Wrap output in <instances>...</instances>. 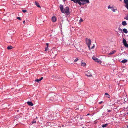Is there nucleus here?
I'll return each mask as SVG.
<instances>
[{"instance_id":"nucleus-14","label":"nucleus","mask_w":128,"mask_h":128,"mask_svg":"<svg viewBox=\"0 0 128 128\" xmlns=\"http://www.w3.org/2000/svg\"><path fill=\"white\" fill-rule=\"evenodd\" d=\"M13 48V47L12 46H10L7 47V48L8 50H11Z\"/></svg>"},{"instance_id":"nucleus-28","label":"nucleus","mask_w":128,"mask_h":128,"mask_svg":"<svg viewBox=\"0 0 128 128\" xmlns=\"http://www.w3.org/2000/svg\"><path fill=\"white\" fill-rule=\"evenodd\" d=\"M128 100V98H124V101L126 102Z\"/></svg>"},{"instance_id":"nucleus-20","label":"nucleus","mask_w":128,"mask_h":128,"mask_svg":"<svg viewBox=\"0 0 128 128\" xmlns=\"http://www.w3.org/2000/svg\"><path fill=\"white\" fill-rule=\"evenodd\" d=\"M79 0H71V1H72L74 2L75 3H77L78 2V1H79Z\"/></svg>"},{"instance_id":"nucleus-4","label":"nucleus","mask_w":128,"mask_h":128,"mask_svg":"<svg viewBox=\"0 0 128 128\" xmlns=\"http://www.w3.org/2000/svg\"><path fill=\"white\" fill-rule=\"evenodd\" d=\"M80 1L82 2V5H84L86 3H89V1L88 0H80Z\"/></svg>"},{"instance_id":"nucleus-8","label":"nucleus","mask_w":128,"mask_h":128,"mask_svg":"<svg viewBox=\"0 0 128 128\" xmlns=\"http://www.w3.org/2000/svg\"><path fill=\"white\" fill-rule=\"evenodd\" d=\"M85 75L88 77L91 76H92V75L90 74L89 72H88V71L86 72Z\"/></svg>"},{"instance_id":"nucleus-35","label":"nucleus","mask_w":128,"mask_h":128,"mask_svg":"<svg viewBox=\"0 0 128 128\" xmlns=\"http://www.w3.org/2000/svg\"><path fill=\"white\" fill-rule=\"evenodd\" d=\"M83 21V20L82 18H81L80 20V22H82Z\"/></svg>"},{"instance_id":"nucleus-16","label":"nucleus","mask_w":128,"mask_h":128,"mask_svg":"<svg viewBox=\"0 0 128 128\" xmlns=\"http://www.w3.org/2000/svg\"><path fill=\"white\" fill-rule=\"evenodd\" d=\"M122 24L124 26H126L127 24L126 21H124L122 22Z\"/></svg>"},{"instance_id":"nucleus-36","label":"nucleus","mask_w":128,"mask_h":128,"mask_svg":"<svg viewBox=\"0 0 128 128\" xmlns=\"http://www.w3.org/2000/svg\"><path fill=\"white\" fill-rule=\"evenodd\" d=\"M16 18L19 20H21V19H20V17H17Z\"/></svg>"},{"instance_id":"nucleus-12","label":"nucleus","mask_w":128,"mask_h":128,"mask_svg":"<svg viewBox=\"0 0 128 128\" xmlns=\"http://www.w3.org/2000/svg\"><path fill=\"white\" fill-rule=\"evenodd\" d=\"M52 21L54 22L56 21V18L54 16H53L52 18Z\"/></svg>"},{"instance_id":"nucleus-17","label":"nucleus","mask_w":128,"mask_h":128,"mask_svg":"<svg viewBox=\"0 0 128 128\" xmlns=\"http://www.w3.org/2000/svg\"><path fill=\"white\" fill-rule=\"evenodd\" d=\"M123 31L125 33H127L128 32L126 28H124L123 30Z\"/></svg>"},{"instance_id":"nucleus-34","label":"nucleus","mask_w":128,"mask_h":128,"mask_svg":"<svg viewBox=\"0 0 128 128\" xmlns=\"http://www.w3.org/2000/svg\"><path fill=\"white\" fill-rule=\"evenodd\" d=\"M94 44L93 45V46H92V47L91 48H90V49H93L94 48Z\"/></svg>"},{"instance_id":"nucleus-31","label":"nucleus","mask_w":128,"mask_h":128,"mask_svg":"<svg viewBox=\"0 0 128 128\" xmlns=\"http://www.w3.org/2000/svg\"><path fill=\"white\" fill-rule=\"evenodd\" d=\"M124 2L125 3H128V0H124Z\"/></svg>"},{"instance_id":"nucleus-44","label":"nucleus","mask_w":128,"mask_h":128,"mask_svg":"<svg viewBox=\"0 0 128 128\" xmlns=\"http://www.w3.org/2000/svg\"><path fill=\"white\" fill-rule=\"evenodd\" d=\"M127 127L128 128V126H127Z\"/></svg>"},{"instance_id":"nucleus-29","label":"nucleus","mask_w":128,"mask_h":128,"mask_svg":"<svg viewBox=\"0 0 128 128\" xmlns=\"http://www.w3.org/2000/svg\"><path fill=\"white\" fill-rule=\"evenodd\" d=\"M78 60V58H76L75 59V60H74V62H77Z\"/></svg>"},{"instance_id":"nucleus-11","label":"nucleus","mask_w":128,"mask_h":128,"mask_svg":"<svg viewBox=\"0 0 128 128\" xmlns=\"http://www.w3.org/2000/svg\"><path fill=\"white\" fill-rule=\"evenodd\" d=\"M116 52V50H114L112 51V52H110L108 54L109 55H112L113 54H114Z\"/></svg>"},{"instance_id":"nucleus-15","label":"nucleus","mask_w":128,"mask_h":128,"mask_svg":"<svg viewBox=\"0 0 128 128\" xmlns=\"http://www.w3.org/2000/svg\"><path fill=\"white\" fill-rule=\"evenodd\" d=\"M53 100H55L57 99V97L56 96L54 95L53 96Z\"/></svg>"},{"instance_id":"nucleus-23","label":"nucleus","mask_w":128,"mask_h":128,"mask_svg":"<svg viewBox=\"0 0 128 128\" xmlns=\"http://www.w3.org/2000/svg\"><path fill=\"white\" fill-rule=\"evenodd\" d=\"M108 124H103L102 126V127L103 128L106 127L107 126Z\"/></svg>"},{"instance_id":"nucleus-33","label":"nucleus","mask_w":128,"mask_h":128,"mask_svg":"<svg viewBox=\"0 0 128 128\" xmlns=\"http://www.w3.org/2000/svg\"><path fill=\"white\" fill-rule=\"evenodd\" d=\"M118 30L119 31H120V32H122V30L120 28H118Z\"/></svg>"},{"instance_id":"nucleus-5","label":"nucleus","mask_w":128,"mask_h":128,"mask_svg":"<svg viewBox=\"0 0 128 128\" xmlns=\"http://www.w3.org/2000/svg\"><path fill=\"white\" fill-rule=\"evenodd\" d=\"M123 43L126 47H128V44H127L126 40L124 38L123 39Z\"/></svg>"},{"instance_id":"nucleus-19","label":"nucleus","mask_w":128,"mask_h":128,"mask_svg":"<svg viewBox=\"0 0 128 128\" xmlns=\"http://www.w3.org/2000/svg\"><path fill=\"white\" fill-rule=\"evenodd\" d=\"M127 61V60H122L121 62L123 63H126Z\"/></svg>"},{"instance_id":"nucleus-26","label":"nucleus","mask_w":128,"mask_h":128,"mask_svg":"<svg viewBox=\"0 0 128 128\" xmlns=\"http://www.w3.org/2000/svg\"><path fill=\"white\" fill-rule=\"evenodd\" d=\"M126 19L128 20V14L124 18V19Z\"/></svg>"},{"instance_id":"nucleus-7","label":"nucleus","mask_w":128,"mask_h":128,"mask_svg":"<svg viewBox=\"0 0 128 128\" xmlns=\"http://www.w3.org/2000/svg\"><path fill=\"white\" fill-rule=\"evenodd\" d=\"M60 8L61 12L62 13H64V10H63V6L62 5H60Z\"/></svg>"},{"instance_id":"nucleus-21","label":"nucleus","mask_w":128,"mask_h":128,"mask_svg":"<svg viewBox=\"0 0 128 128\" xmlns=\"http://www.w3.org/2000/svg\"><path fill=\"white\" fill-rule=\"evenodd\" d=\"M105 94L106 95H107V96H107V97L108 98H110V95H109L108 94L107 92H106L105 93Z\"/></svg>"},{"instance_id":"nucleus-39","label":"nucleus","mask_w":128,"mask_h":128,"mask_svg":"<svg viewBox=\"0 0 128 128\" xmlns=\"http://www.w3.org/2000/svg\"><path fill=\"white\" fill-rule=\"evenodd\" d=\"M102 101L100 102H99V104H101L102 102Z\"/></svg>"},{"instance_id":"nucleus-22","label":"nucleus","mask_w":128,"mask_h":128,"mask_svg":"<svg viewBox=\"0 0 128 128\" xmlns=\"http://www.w3.org/2000/svg\"><path fill=\"white\" fill-rule=\"evenodd\" d=\"M86 64L85 63L82 62L81 63V66H86Z\"/></svg>"},{"instance_id":"nucleus-1","label":"nucleus","mask_w":128,"mask_h":128,"mask_svg":"<svg viewBox=\"0 0 128 128\" xmlns=\"http://www.w3.org/2000/svg\"><path fill=\"white\" fill-rule=\"evenodd\" d=\"M86 43L88 46L89 49V50L90 49V45L91 44V40L89 39H88L87 38H86Z\"/></svg>"},{"instance_id":"nucleus-3","label":"nucleus","mask_w":128,"mask_h":128,"mask_svg":"<svg viewBox=\"0 0 128 128\" xmlns=\"http://www.w3.org/2000/svg\"><path fill=\"white\" fill-rule=\"evenodd\" d=\"M92 58L96 62H97L99 64H101L102 63L101 61L100 60L96 58L95 56H93L92 57Z\"/></svg>"},{"instance_id":"nucleus-2","label":"nucleus","mask_w":128,"mask_h":128,"mask_svg":"<svg viewBox=\"0 0 128 128\" xmlns=\"http://www.w3.org/2000/svg\"><path fill=\"white\" fill-rule=\"evenodd\" d=\"M69 8L68 6H66L64 9V13L65 12L66 14H69L70 13V11L69 10Z\"/></svg>"},{"instance_id":"nucleus-18","label":"nucleus","mask_w":128,"mask_h":128,"mask_svg":"<svg viewBox=\"0 0 128 128\" xmlns=\"http://www.w3.org/2000/svg\"><path fill=\"white\" fill-rule=\"evenodd\" d=\"M112 10L114 12H115L116 10V9H115L114 7H112L111 8Z\"/></svg>"},{"instance_id":"nucleus-32","label":"nucleus","mask_w":128,"mask_h":128,"mask_svg":"<svg viewBox=\"0 0 128 128\" xmlns=\"http://www.w3.org/2000/svg\"><path fill=\"white\" fill-rule=\"evenodd\" d=\"M22 12L24 13H25L27 12V10H22Z\"/></svg>"},{"instance_id":"nucleus-30","label":"nucleus","mask_w":128,"mask_h":128,"mask_svg":"<svg viewBox=\"0 0 128 128\" xmlns=\"http://www.w3.org/2000/svg\"><path fill=\"white\" fill-rule=\"evenodd\" d=\"M32 124H33L34 123H35L36 122V121L34 120L33 121H32L31 122Z\"/></svg>"},{"instance_id":"nucleus-37","label":"nucleus","mask_w":128,"mask_h":128,"mask_svg":"<svg viewBox=\"0 0 128 128\" xmlns=\"http://www.w3.org/2000/svg\"><path fill=\"white\" fill-rule=\"evenodd\" d=\"M112 7H111L110 6H108V9L111 8H112Z\"/></svg>"},{"instance_id":"nucleus-6","label":"nucleus","mask_w":128,"mask_h":128,"mask_svg":"<svg viewBox=\"0 0 128 128\" xmlns=\"http://www.w3.org/2000/svg\"><path fill=\"white\" fill-rule=\"evenodd\" d=\"M52 78H53V80H57L58 79H59V77L58 76H52Z\"/></svg>"},{"instance_id":"nucleus-13","label":"nucleus","mask_w":128,"mask_h":128,"mask_svg":"<svg viewBox=\"0 0 128 128\" xmlns=\"http://www.w3.org/2000/svg\"><path fill=\"white\" fill-rule=\"evenodd\" d=\"M48 43H46V45L47 46L45 48V51H47L48 50Z\"/></svg>"},{"instance_id":"nucleus-9","label":"nucleus","mask_w":128,"mask_h":128,"mask_svg":"<svg viewBox=\"0 0 128 128\" xmlns=\"http://www.w3.org/2000/svg\"><path fill=\"white\" fill-rule=\"evenodd\" d=\"M34 4H35L36 5V6L37 7H38V8H40V6L39 5V4L37 2H36V1H35V2Z\"/></svg>"},{"instance_id":"nucleus-43","label":"nucleus","mask_w":128,"mask_h":128,"mask_svg":"<svg viewBox=\"0 0 128 128\" xmlns=\"http://www.w3.org/2000/svg\"><path fill=\"white\" fill-rule=\"evenodd\" d=\"M120 0V1H122V0Z\"/></svg>"},{"instance_id":"nucleus-40","label":"nucleus","mask_w":128,"mask_h":128,"mask_svg":"<svg viewBox=\"0 0 128 128\" xmlns=\"http://www.w3.org/2000/svg\"><path fill=\"white\" fill-rule=\"evenodd\" d=\"M111 111V110H109L108 111V112H110Z\"/></svg>"},{"instance_id":"nucleus-42","label":"nucleus","mask_w":128,"mask_h":128,"mask_svg":"<svg viewBox=\"0 0 128 128\" xmlns=\"http://www.w3.org/2000/svg\"><path fill=\"white\" fill-rule=\"evenodd\" d=\"M51 98H50V100H53L52 99H51Z\"/></svg>"},{"instance_id":"nucleus-25","label":"nucleus","mask_w":128,"mask_h":128,"mask_svg":"<svg viewBox=\"0 0 128 128\" xmlns=\"http://www.w3.org/2000/svg\"><path fill=\"white\" fill-rule=\"evenodd\" d=\"M40 81V80L39 79H36L35 80V81L36 82H39Z\"/></svg>"},{"instance_id":"nucleus-24","label":"nucleus","mask_w":128,"mask_h":128,"mask_svg":"<svg viewBox=\"0 0 128 128\" xmlns=\"http://www.w3.org/2000/svg\"><path fill=\"white\" fill-rule=\"evenodd\" d=\"M80 0H79V1L77 3L80 5L81 6L82 4V3L80 2Z\"/></svg>"},{"instance_id":"nucleus-41","label":"nucleus","mask_w":128,"mask_h":128,"mask_svg":"<svg viewBox=\"0 0 128 128\" xmlns=\"http://www.w3.org/2000/svg\"><path fill=\"white\" fill-rule=\"evenodd\" d=\"M25 20H24V21H23V23L24 24L25 23Z\"/></svg>"},{"instance_id":"nucleus-38","label":"nucleus","mask_w":128,"mask_h":128,"mask_svg":"<svg viewBox=\"0 0 128 128\" xmlns=\"http://www.w3.org/2000/svg\"><path fill=\"white\" fill-rule=\"evenodd\" d=\"M43 78V77H42L40 79H39L40 80V81L41 80H42Z\"/></svg>"},{"instance_id":"nucleus-10","label":"nucleus","mask_w":128,"mask_h":128,"mask_svg":"<svg viewBox=\"0 0 128 128\" xmlns=\"http://www.w3.org/2000/svg\"><path fill=\"white\" fill-rule=\"evenodd\" d=\"M27 103L28 105L30 106H32L34 105L31 102H28Z\"/></svg>"},{"instance_id":"nucleus-27","label":"nucleus","mask_w":128,"mask_h":128,"mask_svg":"<svg viewBox=\"0 0 128 128\" xmlns=\"http://www.w3.org/2000/svg\"><path fill=\"white\" fill-rule=\"evenodd\" d=\"M126 4L125 6L128 9V3H125Z\"/></svg>"}]
</instances>
